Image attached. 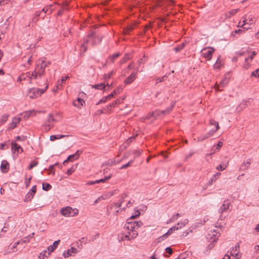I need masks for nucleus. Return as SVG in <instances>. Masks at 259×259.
<instances>
[{
  "label": "nucleus",
  "instance_id": "a18cd8bd",
  "mask_svg": "<svg viewBox=\"0 0 259 259\" xmlns=\"http://www.w3.org/2000/svg\"><path fill=\"white\" fill-rule=\"evenodd\" d=\"M55 121H56V120L53 117V115L51 114H49V116H48V117L47 118V119L46 120V121L48 122L53 123Z\"/></svg>",
  "mask_w": 259,
  "mask_h": 259
},
{
  "label": "nucleus",
  "instance_id": "7ed1b4c3",
  "mask_svg": "<svg viewBox=\"0 0 259 259\" xmlns=\"http://www.w3.org/2000/svg\"><path fill=\"white\" fill-rule=\"evenodd\" d=\"M214 51L215 49L212 47H205L202 50L201 52L202 56L209 61L211 59Z\"/></svg>",
  "mask_w": 259,
  "mask_h": 259
},
{
  "label": "nucleus",
  "instance_id": "4c0bfd02",
  "mask_svg": "<svg viewBox=\"0 0 259 259\" xmlns=\"http://www.w3.org/2000/svg\"><path fill=\"white\" fill-rule=\"evenodd\" d=\"M218 238H215L213 239L212 241L210 242V243L208 244L207 247V249L208 250L211 249L214 246V243L217 241Z\"/></svg>",
  "mask_w": 259,
  "mask_h": 259
},
{
  "label": "nucleus",
  "instance_id": "412c9836",
  "mask_svg": "<svg viewBox=\"0 0 259 259\" xmlns=\"http://www.w3.org/2000/svg\"><path fill=\"white\" fill-rule=\"evenodd\" d=\"M209 124L211 125H215V130L212 129L214 131V133L220 128L219 123L212 119H210Z\"/></svg>",
  "mask_w": 259,
  "mask_h": 259
},
{
  "label": "nucleus",
  "instance_id": "20e7f679",
  "mask_svg": "<svg viewBox=\"0 0 259 259\" xmlns=\"http://www.w3.org/2000/svg\"><path fill=\"white\" fill-rule=\"evenodd\" d=\"M47 67V65L45 63L44 60H41L40 64H37L35 68V70L37 72L39 75V78H41L45 73V68Z\"/></svg>",
  "mask_w": 259,
  "mask_h": 259
},
{
  "label": "nucleus",
  "instance_id": "9d476101",
  "mask_svg": "<svg viewBox=\"0 0 259 259\" xmlns=\"http://www.w3.org/2000/svg\"><path fill=\"white\" fill-rule=\"evenodd\" d=\"M11 150L13 153L15 152L17 153L22 152L23 151V148L14 141L12 142Z\"/></svg>",
  "mask_w": 259,
  "mask_h": 259
},
{
  "label": "nucleus",
  "instance_id": "c03bdc74",
  "mask_svg": "<svg viewBox=\"0 0 259 259\" xmlns=\"http://www.w3.org/2000/svg\"><path fill=\"white\" fill-rule=\"evenodd\" d=\"M134 162V160H130L128 163H127L126 164H125L123 165H122L120 168V169H125L127 167L130 166L131 165V164L133 163Z\"/></svg>",
  "mask_w": 259,
  "mask_h": 259
},
{
  "label": "nucleus",
  "instance_id": "393cba45",
  "mask_svg": "<svg viewBox=\"0 0 259 259\" xmlns=\"http://www.w3.org/2000/svg\"><path fill=\"white\" fill-rule=\"evenodd\" d=\"M89 40V39H85L83 41V43L81 45V51L83 53H84L87 50V45L88 44Z\"/></svg>",
  "mask_w": 259,
  "mask_h": 259
},
{
  "label": "nucleus",
  "instance_id": "13d9d810",
  "mask_svg": "<svg viewBox=\"0 0 259 259\" xmlns=\"http://www.w3.org/2000/svg\"><path fill=\"white\" fill-rule=\"evenodd\" d=\"M82 153V151L77 150L73 155L75 156V159H77L80 154Z\"/></svg>",
  "mask_w": 259,
  "mask_h": 259
},
{
  "label": "nucleus",
  "instance_id": "423d86ee",
  "mask_svg": "<svg viewBox=\"0 0 259 259\" xmlns=\"http://www.w3.org/2000/svg\"><path fill=\"white\" fill-rule=\"evenodd\" d=\"M79 95H81L80 97H78L76 101H74L73 102V105L78 108H80L81 106H83V104L85 103L83 99V97H84L85 95V94H84L82 92L81 93H80Z\"/></svg>",
  "mask_w": 259,
  "mask_h": 259
},
{
  "label": "nucleus",
  "instance_id": "2eb2a0df",
  "mask_svg": "<svg viewBox=\"0 0 259 259\" xmlns=\"http://www.w3.org/2000/svg\"><path fill=\"white\" fill-rule=\"evenodd\" d=\"M60 242V240H58L55 241L52 245H50L48 247V254L49 255L51 254V252H53L58 246L59 243Z\"/></svg>",
  "mask_w": 259,
  "mask_h": 259
},
{
  "label": "nucleus",
  "instance_id": "cd10ccee",
  "mask_svg": "<svg viewBox=\"0 0 259 259\" xmlns=\"http://www.w3.org/2000/svg\"><path fill=\"white\" fill-rule=\"evenodd\" d=\"M34 194L31 193L30 192H28V193L26 195L24 201L25 202L29 201L31 200V199L33 197Z\"/></svg>",
  "mask_w": 259,
  "mask_h": 259
},
{
  "label": "nucleus",
  "instance_id": "2f4dec72",
  "mask_svg": "<svg viewBox=\"0 0 259 259\" xmlns=\"http://www.w3.org/2000/svg\"><path fill=\"white\" fill-rule=\"evenodd\" d=\"M68 77H69L68 76L62 77L61 81H58V83L57 84V88L58 89H60L59 86H62V84L64 83Z\"/></svg>",
  "mask_w": 259,
  "mask_h": 259
},
{
  "label": "nucleus",
  "instance_id": "39448f33",
  "mask_svg": "<svg viewBox=\"0 0 259 259\" xmlns=\"http://www.w3.org/2000/svg\"><path fill=\"white\" fill-rule=\"evenodd\" d=\"M88 38L92 39V44L93 46H95L100 43L102 40V38L96 36L95 32H92L88 35Z\"/></svg>",
  "mask_w": 259,
  "mask_h": 259
},
{
  "label": "nucleus",
  "instance_id": "7c9ffc66",
  "mask_svg": "<svg viewBox=\"0 0 259 259\" xmlns=\"http://www.w3.org/2000/svg\"><path fill=\"white\" fill-rule=\"evenodd\" d=\"M131 59V55L129 54H126L124 57L120 60V64L125 63L127 61Z\"/></svg>",
  "mask_w": 259,
  "mask_h": 259
},
{
  "label": "nucleus",
  "instance_id": "680f3d73",
  "mask_svg": "<svg viewBox=\"0 0 259 259\" xmlns=\"http://www.w3.org/2000/svg\"><path fill=\"white\" fill-rule=\"evenodd\" d=\"M47 253V251L46 250H45L43 252L40 253L39 255V258L40 259H44V257L45 256H47L46 255Z\"/></svg>",
  "mask_w": 259,
  "mask_h": 259
},
{
  "label": "nucleus",
  "instance_id": "4d7b16f0",
  "mask_svg": "<svg viewBox=\"0 0 259 259\" xmlns=\"http://www.w3.org/2000/svg\"><path fill=\"white\" fill-rule=\"evenodd\" d=\"M188 222V220H186L185 222L179 223L177 224V226H179L180 229L182 228L183 227L185 226V225Z\"/></svg>",
  "mask_w": 259,
  "mask_h": 259
},
{
  "label": "nucleus",
  "instance_id": "a19ab883",
  "mask_svg": "<svg viewBox=\"0 0 259 259\" xmlns=\"http://www.w3.org/2000/svg\"><path fill=\"white\" fill-rule=\"evenodd\" d=\"M8 117L9 115L8 114L3 115L0 118V122L1 124L5 123L8 120Z\"/></svg>",
  "mask_w": 259,
  "mask_h": 259
},
{
  "label": "nucleus",
  "instance_id": "6ab92c4d",
  "mask_svg": "<svg viewBox=\"0 0 259 259\" xmlns=\"http://www.w3.org/2000/svg\"><path fill=\"white\" fill-rule=\"evenodd\" d=\"M175 105V103H172L171 105L167 108L165 110L161 111V113L162 114V117L165 116V115L168 114L173 109Z\"/></svg>",
  "mask_w": 259,
  "mask_h": 259
},
{
  "label": "nucleus",
  "instance_id": "5fc2aeb1",
  "mask_svg": "<svg viewBox=\"0 0 259 259\" xmlns=\"http://www.w3.org/2000/svg\"><path fill=\"white\" fill-rule=\"evenodd\" d=\"M251 76L259 77V68L253 71L251 74Z\"/></svg>",
  "mask_w": 259,
  "mask_h": 259
},
{
  "label": "nucleus",
  "instance_id": "8fccbe9b",
  "mask_svg": "<svg viewBox=\"0 0 259 259\" xmlns=\"http://www.w3.org/2000/svg\"><path fill=\"white\" fill-rule=\"evenodd\" d=\"M238 11V9H233L229 11V15L227 16L228 18H230L231 16L235 15Z\"/></svg>",
  "mask_w": 259,
  "mask_h": 259
},
{
  "label": "nucleus",
  "instance_id": "c756f323",
  "mask_svg": "<svg viewBox=\"0 0 259 259\" xmlns=\"http://www.w3.org/2000/svg\"><path fill=\"white\" fill-rule=\"evenodd\" d=\"M221 56H220L215 62V64L213 65V68L214 69H219L221 66V61L220 60Z\"/></svg>",
  "mask_w": 259,
  "mask_h": 259
},
{
  "label": "nucleus",
  "instance_id": "0e129e2a",
  "mask_svg": "<svg viewBox=\"0 0 259 259\" xmlns=\"http://www.w3.org/2000/svg\"><path fill=\"white\" fill-rule=\"evenodd\" d=\"M51 6L52 5H51L50 6L44 8L41 12H44V13L46 14L49 11V10Z\"/></svg>",
  "mask_w": 259,
  "mask_h": 259
},
{
  "label": "nucleus",
  "instance_id": "774afa93",
  "mask_svg": "<svg viewBox=\"0 0 259 259\" xmlns=\"http://www.w3.org/2000/svg\"><path fill=\"white\" fill-rule=\"evenodd\" d=\"M22 243H27L30 241L29 237H25L21 240Z\"/></svg>",
  "mask_w": 259,
  "mask_h": 259
},
{
  "label": "nucleus",
  "instance_id": "f704fd0d",
  "mask_svg": "<svg viewBox=\"0 0 259 259\" xmlns=\"http://www.w3.org/2000/svg\"><path fill=\"white\" fill-rule=\"evenodd\" d=\"M121 239L122 240H130L132 239L131 236V233L128 232V234H121Z\"/></svg>",
  "mask_w": 259,
  "mask_h": 259
},
{
  "label": "nucleus",
  "instance_id": "b1692460",
  "mask_svg": "<svg viewBox=\"0 0 259 259\" xmlns=\"http://www.w3.org/2000/svg\"><path fill=\"white\" fill-rule=\"evenodd\" d=\"M68 135H52L50 136V140L53 141L57 139H60L63 138L65 137H68Z\"/></svg>",
  "mask_w": 259,
  "mask_h": 259
},
{
  "label": "nucleus",
  "instance_id": "79ce46f5",
  "mask_svg": "<svg viewBox=\"0 0 259 259\" xmlns=\"http://www.w3.org/2000/svg\"><path fill=\"white\" fill-rule=\"evenodd\" d=\"M124 198V197L123 196H122L121 199H119L118 202H114L113 205H114V206H115L117 207H121V204L123 201Z\"/></svg>",
  "mask_w": 259,
  "mask_h": 259
},
{
  "label": "nucleus",
  "instance_id": "ea45409f",
  "mask_svg": "<svg viewBox=\"0 0 259 259\" xmlns=\"http://www.w3.org/2000/svg\"><path fill=\"white\" fill-rule=\"evenodd\" d=\"M52 188L51 185L49 183L42 184V189L45 191H49Z\"/></svg>",
  "mask_w": 259,
  "mask_h": 259
},
{
  "label": "nucleus",
  "instance_id": "49530a36",
  "mask_svg": "<svg viewBox=\"0 0 259 259\" xmlns=\"http://www.w3.org/2000/svg\"><path fill=\"white\" fill-rule=\"evenodd\" d=\"M114 71H111L110 73L107 74H105L104 76V78L105 80V81L109 79V78H111V76L113 75V74L114 73Z\"/></svg>",
  "mask_w": 259,
  "mask_h": 259
},
{
  "label": "nucleus",
  "instance_id": "bb28decb",
  "mask_svg": "<svg viewBox=\"0 0 259 259\" xmlns=\"http://www.w3.org/2000/svg\"><path fill=\"white\" fill-rule=\"evenodd\" d=\"M106 86H109L108 83H107V84H105L104 83H101L99 84H96L94 86H93V88H94L96 89L100 90L102 89H105V88Z\"/></svg>",
  "mask_w": 259,
  "mask_h": 259
},
{
  "label": "nucleus",
  "instance_id": "052dcab7",
  "mask_svg": "<svg viewBox=\"0 0 259 259\" xmlns=\"http://www.w3.org/2000/svg\"><path fill=\"white\" fill-rule=\"evenodd\" d=\"M107 100H108L106 99V97H104L101 99H100L98 103H96V105H98L101 103H105Z\"/></svg>",
  "mask_w": 259,
  "mask_h": 259
},
{
  "label": "nucleus",
  "instance_id": "c85d7f7f",
  "mask_svg": "<svg viewBox=\"0 0 259 259\" xmlns=\"http://www.w3.org/2000/svg\"><path fill=\"white\" fill-rule=\"evenodd\" d=\"M228 162H223L220 164L217 167V169L218 170L223 171L227 167Z\"/></svg>",
  "mask_w": 259,
  "mask_h": 259
},
{
  "label": "nucleus",
  "instance_id": "5701e85b",
  "mask_svg": "<svg viewBox=\"0 0 259 259\" xmlns=\"http://www.w3.org/2000/svg\"><path fill=\"white\" fill-rule=\"evenodd\" d=\"M151 115L152 116H154L155 118L158 117H162V114L161 113V111L159 110H156L154 111L151 112Z\"/></svg>",
  "mask_w": 259,
  "mask_h": 259
},
{
  "label": "nucleus",
  "instance_id": "6e6552de",
  "mask_svg": "<svg viewBox=\"0 0 259 259\" xmlns=\"http://www.w3.org/2000/svg\"><path fill=\"white\" fill-rule=\"evenodd\" d=\"M214 134V131L213 130H211L206 134L201 135L199 137H198L197 140L199 142H202L204 140L208 138L209 137L212 136Z\"/></svg>",
  "mask_w": 259,
  "mask_h": 259
},
{
  "label": "nucleus",
  "instance_id": "a878e982",
  "mask_svg": "<svg viewBox=\"0 0 259 259\" xmlns=\"http://www.w3.org/2000/svg\"><path fill=\"white\" fill-rule=\"evenodd\" d=\"M250 162L249 161H247L246 162H244L240 166V169L241 170H244L246 169L250 165Z\"/></svg>",
  "mask_w": 259,
  "mask_h": 259
},
{
  "label": "nucleus",
  "instance_id": "4468645a",
  "mask_svg": "<svg viewBox=\"0 0 259 259\" xmlns=\"http://www.w3.org/2000/svg\"><path fill=\"white\" fill-rule=\"evenodd\" d=\"M230 204V203L229 202H228V201H225L224 203L222 204V205L219 209V212L222 214L224 212L227 211V210L229 209Z\"/></svg>",
  "mask_w": 259,
  "mask_h": 259
},
{
  "label": "nucleus",
  "instance_id": "1a4fd4ad",
  "mask_svg": "<svg viewBox=\"0 0 259 259\" xmlns=\"http://www.w3.org/2000/svg\"><path fill=\"white\" fill-rule=\"evenodd\" d=\"M21 241L16 242L14 243V244L11 246L12 244H11L9 247V248L6 250V254H9L12 252H15L17 251V247L19 244H20Z\"/></svg>",
  "mask_w": 259,
  "mask_h": 259
},
{
  "label": "nucleus",
  "instance_id": "6e6d98bb",
  "mask_svg": "<svg viewBox=\"0 0 259 259\" xmlns=\"http://www.w3.org/2000/svg\"><path fill=\"white\" fill-rule=\"evenodd\" d=\"M59 163H55L54 165H51L50 166H49V170L53 173V175L55 174V170L54 169V166H56V165H59Z\"/></svg>",
  "mask_w": 259,
  "mask_h": 259
},
{
  "label": "nucleus",
  "instance_id": "69168bd1",
  "mask_svg": "<svg viewBox=\"0 0 259 259\" xmlns=\"http://www.w3.org/2000/svg\"><path fill=\"white\" fill-rule=\"evenodd\" d=\"M71 255V254L70 253V252L69 251V250L68 249L67 251L66 252L65 251L63 254V255L64 257H69V256H70Z\"/></svg>",
  "mask_w": 259,
  "mask_h": 259
},
{
  "label": "nucleus",
  "instance_id": "c9c22d12",
  "mask_svg": "<svg viewBox=\"0 0 259 259\" xmlns=\"http://www.w3.org/2000/svg\"><path fill=\"white\" fill-rule=\"evenodd\" d=\"M120 56V54L119 53H115L111 56L109 57V59L112 62H114V60L118 58Z\"/></svg>",
  "mask_w": 259,
  "mask_h": 259
},
{
  "label": "nucleus",
  "instance_id": "de8ad7c7",
  "mask_svg": "<svg viewBox=\"0 0 259 259\" xmlns=\"http://www.w3.org/2000/svg\"><path fill=\"white\" fill-rule=\"evenodd\" d=\"M129 230L132 232V234H131V236L132 239L135 238L138 236V232L137 231H136V229Z\"/></svg>",
  "mask_w": 259,
  "mask_h": 259
},
{
  "label": "nucleus",
  "instance_id": "e2e57ef3",
  "mask_svg": "<svg viewBox=\"0 0 259 259\" xmlns=\"http://www.w3.org/2000/svg\"><path fill=\"white\" fill-rule=\"evenodd\" d=\"M26 139V137L25 136H22V137L17 136L16 137V140L17 141H24Z\"/></svg>",
  "mask_w": 259,
  "mask_h": 259
},
{
  "label": "nucleus",
  "instance_id": "72a5a7b5",
  "mask_svg": "<svg viewBox=\"0 0 259 259\" xmlns=\"http://www.w3.org/2000/svg\"><path fill=\"white\" fill-rule=\"evenodd\" d=\"M185 46V43L183 42L182 44H181L179 46L174 48V50H175V51L176 53L179 52L181 51L182 50H183L184 49Z\"/></svg>",
  "mask_w": 259,
  "mask_h": 259
},
{
  "label": "nucleus",
  "instance_id": "864d4df0",
  "mask_svg": "<svg viewBox=\"0 0 259 259\" xmlns=\"http://www.w3.org/2000/svg\"><path fill=\"white\" fill-rule=\"evenodd\" d=\"M115 95H116V90H114L112 93L106 96V99H107L108 100H110Z\"/></svg>",
  "mask_w": 259,
  "mask_h": 259
},
{
  "label": "nucleus",
  "instance_id": "473e14b6",
  "mask_svg": "<svg viewBox=\"0 0 259 259\" xmlns=\"http://www.w3.org/2000/svg\"><path fill=\"white\" fill-rule=\"evenodd\" d=\"M169 236V235L167 233H165L163 235L160 236L159 237H158L157 239V242L159 243V242L166 239Z\"/></svg>",
  "mask_w": 259,
  "mask_h": 259
},
{
  "label": "nucleus",
  "instance_id": "f03ea898",
  "mask_svg": "<svg viewBox=\"0 0 259 259\" xmlns=\"http://www.w3.org/2000/svg\"><path fill=\"white\" fill-rule=\"evenodd\" d=\"M62 215L64 217H73L78 214V211L75 209L73 210L71 207L67 206L64 208H61L60 210Z\"/></svg>",
  "mask_w": 259,
  "mask_h": 259
},
{
  "label": "nucleus",
  "instance_id": "3c124183",
  "mask_svg": "<svg viewBox=\"0 0 259 259\" xmlns=\"http://www.w3.org/2000/svg\"><path fill=\"white\" fill-rule=\"evenodd\" d=\"M31 79L33 77L34 79H36L39 78V75L37 74V72L34 70L31 74H30Z\"/></svg>",
  "mask_w": 259,
  "mask_h": 259
},
{
  "label": "nucleus",
  "instance_id": "603ef678",
  "mask_svg": "<svg viewBox=\"0 0 259 259\" xmlns=\"http://www.w3.org/2000/svg\"><path fill=\"white\" fill-rule=\"evenodd\" d=\"M228 82V80L227 78H225L224 79L222 80L219 85V87H224L227 83Z\"/></svg>",
  "mask_w": 259,
  "mask_h": 259
},
{
  "label": "nucleus",
  "instance_id": "0eeeda50",
  "mask_svg": "<svg viewBox=\"0 0 259 259\" xmlns=\"http://www.w3.org/2000/svg\"><path fill=\"white\" fill-rule=\"evenodd\" d=\"M143 225V223L141 221L134 222V223H130L126 227L127 230L137 229L141 227Z\"/></svg>",
  "mask_w": 259,
  "mask_h": 259
},
{
  "label": "nucleus",
  "instance_id": "e433bc0d",
  "mask_svg": "<svg viewBox=\"0 0 259 259\" xmlns=\"http://www.w3.org/2000/svg\"><path fill=\"white\" fill-rule=\"evenodd\" d=\"M76 167H77V165H72L71 168H69L67 170V172H66L68 176L71 175L75 171Z\"/></svg>",
  "mask_w": 259,
  "mask_h": 259
},
{
  "label": "nucleus",
  "instance_id": "58836bf2",
  "mask_svg": "<svg viewBox=\"0 0 259 259\" xmlns=\"http://www.w3.org/2000/svg\"><path fill=\"white\" fill-rule=\"evenodd\" d=\"M111 177V175H109L108 176H105L104 179H101L100 180H96V182L97 184L100 183L101 182L104 183L107 180L110 179Z\"/></svg>",
  "mask_w": 259,
  "mask_h": 259
},
{
  "label": "nucleus",
  "instance_id": "dca6fc26",
  "mask_svg": "<svg viewBox=\"0 0 259 259\" xmlns=\"http://www.w3.org/2000/svg\"><path fill=\"white\" fill-rule=\"evenodd\" d=\"M35 113V111L34 110H32L25 111L21 113L20 115L22 116L25 119H27L31 115H34Z\"/></svg>",
  "mask_w": 259,
  "mask_h": 259
},
{
  "label": "nucleus",
  "instance_id": "f8f14e48",
  "mask_svg": "<svg viewBox=\"0 0 259 259\" xmlns=\"http://www.w3.org/2000/svg\"><path fill=\"white\" fill-rule=\"evenodd\" d=\"M27 78H28V79L29 80V83H31V76L30 73L29 72L23 73L21 75H20L19 76V77H18L17 81H21L22 80H26Z\"/></svg>",
  "mask_w": 259,
  "mask_h": 259
},
{
  "label": "nucleus",
  "instance_id": "338daca9",
  "mask_svg": "<svg viewBox=\"0 0 259 259\" xmlns=\"http://www.w3.org/2000/svg\"><path fill=\"white\" fill-rule=\"evenodd\" d=\"M166 252L169 254H171L172 253V249L170 247H167L165 248Z\"/></svg>",
  "mask_w": 259,
  "mask_h": 259
},
{
  "label": "nucleus",
  "instance_id": "bf43d9fd",
  "mask_svg": "<svg viewBox=\"0 0 259 259\" xmlns=\"http://www.w3.org/2000/svg\"><path fill=\"white\" fill-rule=\"evenodd\" d=\"M256 55V53L255 51H253L252 52L251 56H249L248 58H247L245 59V62H246L248 61L249 59H250L251 61L253 59V57Z\"/></svg>",
  "mask_w": 259,
  "mask_h": 259
},
{
  "label": "nucleus",
  "instance_id": "f3484780",
  "mask_svg": "<svg viewBox=\"0 0 259 259\" xmlns=\"http://www.w3.org/2000/svg\"><path fill=\"white\" fill-rule=\"evenodd\" d=\"M136 73L132 72V74L124 80L125 84H130L132 83L136 79Z\"/></svg>",
  "mask_w": 259,
  "mask_h": 259
},
{
  "label": "nucleus",
  "instance_id": "a211bd4d",
  "mask_svg": "<svg viewBox=\"0 0 259 259\" xmlns=\"http://www.w3.org/2000/svg\"><path fill=\"white\" fill-rule=\"evenodd\" d=\"M21 118L19 117H14L12 119V121L10 124V128L13 129L17 126V124L20 121Z\"/></svg>",
  "mask_w": 259,
  "mask_h": 259
},
{
  "label": "nucleus",
  "instance_id": "aec40b11",
  "mask_svg": "<svg viewBox=\"0 0 259 259\" xmlns=\"http://www.w3.org/2000/svg\"><path fill=\"white\" fill-rule=\"evenodd\" d=\"M124 99V98H122L121 100L117 99V100L114 101L112 104H109L107 106V108H109L115 107L116 106V105L120 104Z\"/></svg>",
  "mask_w": 259,
  "mask_h": 259
},
{
  "label": "nucleus",
  "instance_id": "37998d69",
  "mask_svg": "<svg viewBox=\"0 0 259 259\" xmlns=\"http://www.w3.org/2000/svg\"><path fill=\"white\" fill-rule=\"evenodd\" d=\"M142 150L140 149L134 150L132 151L133 154L135 155V158L139 156L142 153Z\"/></svg>",
  "mask_w": 259,
  "mask_h": 259
},
{
  "label": "nucleus",
  "instance_id": "9b49d317",
  "mask_svg": "<svg viewBox=\"0 0 259 259\" xmlns=\"http://www.w3.org/2000/svg\"><path fill=\"white\" fill-rule=\"evenodd\" d=\"M239 246L238 245H237L235 246L234 247L232 248V249L231 251L230 254L232 256L236 257V259H238L241 256L240 255H239Z\"/></svg>",
  "mask_w": 259,
  "mask_h": 259
},
{
  "label": "nucleus",
  "instance_id": "4be33fe9",
  "mask_svg": "<svg viewBox=\"0 0 259 259\" xmlns=\"http://www.w3.org/2000/svg\"><path fill=\"white\" fill-rule=\"evenodd\" d=\"M53 126H54L53 123L48 122H46V121L45 122V124L44 125V130H45L46 132L49 131Z\"/></svg>",
  "mask_w": 259,
  "mask_h": 259
},
{
  "label": "nucleus",
  "instance_id": "f257e3e1",
  "mask_svg": "<svg viewBox=\"0 0 259 259\" xmlns=\"http://www.w3.org/2000/svg\"><path fill=\"white\" fill-rule=\"evenodd\" d=\"M48 87V84H47L45 89H36V88H32L29 89L28 96L30 98L34 99L36 98L38 96H40L41 94H42L47 90Z\"/></svg>",
  "mask_w": 259,
  "mask_h": 259
},
{
  "label": "nucleus",
  "instance_id": "ddd939ff",
  "mask_svg": "<svg viewBox=\"0 0 259 259\" xmlns=\"http://www.w3.org/2000/svg\"><path fill=\"white\" fill-rule=\"evenodd\" d=\"M1 169L2 172L6 173L9 169V163L6 160H3L1 165Z\"/></svg>",
  "mask_w": 259,
  "mask_h": 259
},
{
  "label": "nucleus",
  "instance_id": "09e8293b",
  "mask_svg": "<svg viewBox=\"0 0 259 259\" xmlns=\"http://www.w3.org/2000/svg\"><path fill=\"white\" fill-rule=\"evenodd\" d=\"M38 164V162L36 161H32L28 166V169H31L34 166H36Z\"/></svg>",
  "mask_w": 259,
  "mask_h": 259
}]
</instances>
